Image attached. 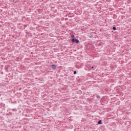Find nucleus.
<instances>
[{
    "label": "nucleus",
    "mask_w": 131,
    "mask_h": 131,
    "mask_svg": "<svg viewBox=\"0 0 131 131\" xmlns=\"http://www.w3.org/2000/svg\"><path fill=\"white\" fill-rule=\"evenodd\" d=\"M72 42H76V43H79V40L76 39H72Z\"/></svg>",
    "instance_id": "obj_1"
},
{
    "label": "nucleus",
    "mask_w": 131,
    "mask_h": 131,
    "mask_svg": "<svg viewBox=\"0 0 131 131\" xmlns=\"http://www.w3.org/2000/svg\"><path fill=\"white\" fill-rule=\"evenodd\" d=\"M102 120H100V121H98V124H102Z\"/></svg>",
    "instance_id": "obj_2"
},
{
    "label": "nucleus",
    "mask_w": 131,
    "mask_h": 131,
    "mask_svg": "<svg viewBox=\"0 0 131 131\" xmlns=\"http://www.w3.org/2000/svg\"><path fill=\"white\" fill-rule=\"evenodd\" d=\"M52 68H53V69H56V66H55V65H52Z\"/></svg>",
    "instance_id": "obj_3"
},
{
    "label": "nucleus",
    "mask_w": 131,
    "mask_h": 131,
    "mask_svg": "<svg viewBox=\"0 0 131 131\" xmlns=\"http://www.w3.org/2000/svg\"><path fill=\"white\" fill-rule=\"evenodd\" d=\"M113 30H116V27H114V28H113Z\"/></svg>",
    "instance_id": "obj_4"
},
{
    "label": "nucleus",
    "mask_w": 131,
    "mask_h": 131,
    "mask_svg": "<svg viewBox=\"0 0 131 131\" xmlns=\"http://www.w3.org/2000/svg\"><path fill=\"white\" fill-rule=\"evenodd\" d=\"M76 73H77L76 71H75L74 72V74H76Z\"/></svg>",
    "instance_id": "obj_5"
},
{
    "label": "nucleus",
    "mask_w": 131,
    "mask_h": 131,
    "mask_svg": "<svg viewBox=\"0 0 131 131\" xmlns=\"http://www.w3.org/2000/svg\"><path fill=\"white\" fill-rule=\"evenodd\" d=\"M12 3H14V0H10Z\"/></svg>",
    "instance_id": "obj_6"
},
{
    "label": "nucleus",
    "mask_w": 131,
    "mask_h": 131,
    "mask_svg": "<svg viewBox=\"0 0 131 131\" xmlns=\"http://www.w3.org/2000/svg\"><path fill=\"white\" fill-rule=\"evenodd\" d=\"M72 37H73V38L74 37V35H72Z\"/></svg>",
    "instance_id": "obj_7"
},
{
    "label": "nucleus",
    "mask_w": 131,
    "mask_h": 131,
    "mask_svg": "<svg viewBox=\"0 0 131 131\" xmlns=\"http://www.w3.org/2000/svg\"><path fill=\"white\" fill-rule=\"evenodd\" d=\"M92 69H94V67H92Z\"/></svg>",
    "instance_id": "obj_8"
}]
</instances>
